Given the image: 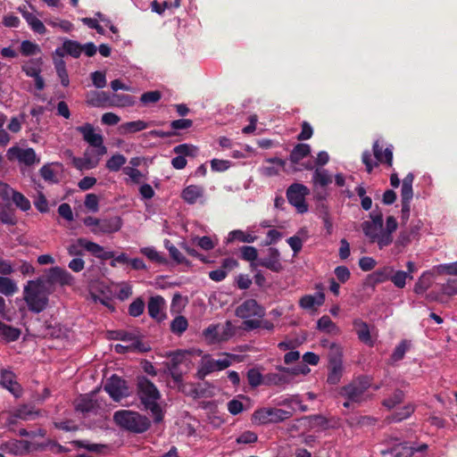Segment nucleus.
Masks as SVG:
<instances>
[{
    "label": "nucleus",
    "mask_w": 457,
    "mask_h": 457,
    "mask_svg": "<svg viewBox=\"0 0 457 457\" xmlns=\"http://www.w3.org/2000/svg\"><path fill=\"white\" fill-rule=\"evenodd\" d=\"M204 192L202 187L190 185L183 189L181 197L186 203L195 204L200 197H203Z\"/></svg>",
    "instance_id": "22"
},
{
    "label": "nucleus",
    "mask_w": 457,
    "mask_h": 457,
    "mask_svg": "<svg viewBox=\"0 0 457 457\" xmlns=\"http://www.w3.org/2000/svg\"><path fill=\"white\" fill-rule=\"evenodd\" d=\"M39 173H40L41 177L46 181L52 182V183H57L58 182L56 175H55L54 171L53 170V169L51 168L50 164L44 165L39 170Z\"/></svg>",
    "instance_id": "63"
},
{
    "label": "nucleus",
    "mask_w": 457,
    "mask_h": 457,
    "mask_svg": "<svg viewBox=\"0 0 457 457\" xmlns=\"http://www.w3.org/2000/svg\"><path fill=\"white\" fill-rule=\"evenodd\" d=\"M188 327L187 320L184 316H177L170 323V330L178 336L182 335Z\"/></svg>",
    "instance_id": "48"
},
{
    "label": "nucleus",
    "mask_w": 457,
    "mask_h": 457,
    "mask_svg": "<svg viewBox=\"0 0 457 457\" xmlns=\"http://www.w3.org/2000/svg\"><path fill=\"white\" fill-rule=\"evenodd\" d=\"M317 328L320 331L337 335L340 333L339 328L336 325L335 322L332 321L329 316L323 315L317 321Z\"/></svg>",
    "instance_id": "27"
},
{
    "label": "nucleus",
    "mask_w": 457,
    "mask_h": 457,
    "mask_svg": "<svg viewBox=\"0 0 457 457\" xmlns=\"http://www.w3.org/2000/svg\"><path fill=\"white\" fill-rule=\"evenodd\" d=\"M21 331L20 328L7 325L0 320V336L8 342H14L19 339Z\"/></svg>",
    "instance_id": "34"
},
{
    "label": "nucleus",
    "mask_w": 457,
    "mask_h": 457,
    "mask_svg": "<svg viewBox=\"0 0 457 457\" xmlns=\"http://www.w3.org/2000/svg\"><path fill=\"white\" fill-rule=\"evenodd\" d=\"M18 160L28 166H31L34 163H38L40 162L33 148L21 149V152L18 155Z\"/></svg>",
    "instance_id": "39"
},
{
    "label": "nucleus",
    "mask_w": 457,
    "mask_h": 457,
    "mask_svg": "<svg viewBox=\"0 0 457 457\" xmlns=\"http://www.w3.org/2000/svg\"><path fill=\"white\" fill-rule=\"evenodd\" d=\"M291 381L289 375L284 371L281 373H268L264 376V385L281 386L288 384Z\"/></svg>",
    "instance_id": "26"
},
{
    "label": "nucleus",
    "mask_w": 457,
    "mask_h": 457,
    "mask_svg": "<svg viewBox=\"0 0 457 457\" xmlns=\"http://www.w3.org/2000/svg\"><path fill=\"white\" fill-rule=\"evenodd\" d=\"M431 277V271H424L415 283L413 291L417 295H422L423 293H425L432 285Z\"/></svg>",
    "instance_id": "31"
},
{
    "label": "nucleus",
    "mask_w": 457,
    "mask_h": 457,
    "mask_svg": "<svg viewBox=\"0 0 457 457\" xmlns=\"http://www.w3.org/2000/svg\"><path fill=\"white\" fill-rule=\"evenodd\" d=\"M40 61H41V59L39 58L37 61V63H39ZM35 63H36L35 60H29V62H28L27 63H25L21 66V71L26 74V76H28L29 78H35L40 74L41 70L39 67L33 65Z\"/></svg>",
    "instance_id": "57"
},
{
    "label": "nucleus",
    "mask_w": 457,
    "mask_h": 457,
    "mask_svg": "<svg viewBox=\"0 0 457 457\" xmlns=\"http://www.w3.org/2000/svg\"><path fill=\"white\" fill-rule=\"evenodd\" d=\"M392 273H394V268L392 266H384L371 273L369 278L371 279L374 284H379L391 280Z\"/></svg>",
    "instance_id": "29"
},
{
    "label": "nucleus",
    "mask_w": 457,
    "mask_h": 457,
    "mask_svg": "<svg viewBox=\"0 0 457 457\" xmlns=\"http://www.w3.org/2000/svg\"><path fill=\"white\" fill-rule=\"evenodd\" d=\"M373 154L376 158V162L372 161L371 154L369 150H366L361 154V162L366 167V171L371 173L375 167L378 166V163H385L388 167L393 165V146L390 145L383 149V145L379 140H376L372 145Z\"/></svg>",
    "instance_id": "3"
},
{
    "label": "nucleus",
    "mask_w": 457,
    "mask_h": 457,
    "mask_svg": "<svg viewBox=\"0 0 457 457\" xmlns=\"http://www.w3.org/2000/svg\"><path fill=\"white\" fill-rule=\"evenodd\" d=\"M165 306V300L161 295L150 297L147 303V311L149 316L158 322L166 319V314L163 312Z\"/></svg>",
    "instance_id": "15"
},
{
    "label": "nucleus",
    "mask_w": 457,
    "mask_h": 457,
    "mask_svg": "<svg viewBox=\"0 0 457 457\" xmlns=\"http://www.w3.org/2000/svg\"><path fill=\"white\" fill-rule=\"evenodd\" d=\"M113 420L120 428L134 434L145 433L151 427V421L146 416L130 410L117 411Z\"/></svg>",
    "instance_id": "2"
},
{
    "label": "nucleus",
    "mask_w": 457,
    "mask_h": 457,
    "mask_svg": "<svg viewBox=\"0 0 457 457\" xmlns=\"http://www.w3.org/2000/svg\"><path fill=\"white\" fill-rule=\"evenodd\" d=\"M79 244L82 245V247L89 252L91 254H93L95 257L98 258L100 256V253L103 252V246L95 243L91 242L84 237H79Z\"/></svg>",
    "instance_id": "54"
},
{
    "label": "nucleus",
    "mask_w": 457,
    "mask_h": 457,
    "mask_svg": "<svg viewBox=\"0 0 457 457\" xmlns=\"http://www.w3.org/2000/svg\"><path fill=\"white\" fill-rule=\"evenodd\" d=\"M239 241L244 243H253L256 240V237L251 234L245 233L242 230H233L228 234V242Z\"/></svg>",
    "instance_id": "49"
},
{
    "label": "nucleus",
    "mask_w": 457,
    "mask_h": 457,
    "mask_svg": "<svg viewBox=\"0 0 457 457\" xmlns=\"http://www.w3.org/2000/svg\"><path fill=\"white\" fill-rule=\"evenodd\" d=\"M312 182L314 186L326 187L332 183V177L329 175L327 170L317 168L312 175Z\"/></svg>",
    "instance_id": "30"
},
{
    "label": "nucleus",
    "mask_w": 457,
    "mask_h": 457,
    "mask_svg": "<svg viewBox=\"0 0 457 457\" xmlns=\"http://www.w3.org/2000/svg\"><path fill=\"white\" fill-rule=\"evenodd\" d=\"M137 391L141 403L161 398V393L157 386L145 376L137 377Z\"/></svg>",
    "instance_id": "9"
},
{
    "label": "nucleus",
    "mask_w": 457,
    "mask_h": 457,
    "mask_svg": "<svg viewBox=\"0 0 457 457\" xmlns=\"http://www.w3.org/2000/svg\"><path fill=\"white\" fill-rule=\"evenodd\" d=\"M109 101V96L104 91H90L87 95V104L94 107H104Z\"/></svg>",
    "instance_id": "24"
},
{
    "label": "nucleus",
    "mask_w": 457,
    "mask_h": 457,
    "mask_svg": "<svg viewBox=\"0 0 457 457\" xmlns=\"http://www.w3.org/2000/svg\"><path fill=\"white\" fill-rule=\"evenodd\" d=\"M157 401L158 400H154L142 403L146 410H149L152 412L154 416V421L155 423H159L163 420V413Z\"/></svg>",
    "instance_id": "50"
},
{
    "label": "nucleus",
    "mask_w": 457,
    "mask_h": 457,
    "mask_svg": "<svg viewBox=\"0 0 457 457\" xmlns=\"http://www.w3.org/2000/svg\"><path fill=\"white\" fill-rule=\"evenodd\" d=\"M343 374L342 349L335 343L330 345L328 353V374L327 382L329 385H337Z\"/></svg>",
    "instance_id": "6"
},
{
    "label": "nucleus",
    "mask_w": 457,
    "mask_h": 457,
    "mask_svg": "<svg viewBox=\"0 0 457 457\" xmlns=\"http://www.w3.org/2000/svg\"><path fill=\"white\" fill-rule=\"evenodd\" d=\"M46 280L51 286L60 285L63 287L72 285L74 278L65 269L55 266L49 269Z\"/></svg>",
    "instance_id": "12"
},
{
    "label": "nucleus",
    "mask_w": 457,
    "mask_h": 457,
    "mask_svg": "<svg viewBox=\"0 0 457 457\" xmlns=\"http://www.w3.org/2000/svg\"><path fill=\"white\" fill-rule=\"evenodd\" d=\"M309 192V188L300 183H293L287 189V201L296 208L299 213H304L308 211L305 196Z\"/></svg>",
    "instance_id": "7"
},
{
    "label": "nucleus",
    "mask_w": 457,
    "mask_h": 457,
    "mask_svg": "<svg viewBox=\"0 0 457 457\" xmlns=\"http://www.w3.org/2000/svg\"><path fill=\"white\" fill-rule=\"evenodd\" d=\"M441 291L446 295H454L457 294V278L449 279L441 286Z\"/></svg>",
    "instance_id": "64"
},
{
    "label": "nucleus",
    "mask_w": 457,
    "mask_h": 457,
    "mask_svg": "<svg viewBox=\"0 0 457 457\" xmlns=\"http://www.w3.org/2000/svg\"><path fill=\"white\" fill-rule=\"evenodd\" d=\"M76 129L83 136V139L91 146L101 145L104 142L103 136L101 134L95 133L94 127L90 123H85L82 126L77 127Z\"/></svg>",
    "instance_id": "18"
},
{
    "label": "nucleus",
    "mask_w": 457,
    "mask_h": 457,
    "mask_svg": "<svg viewBox=\"0 0 457 457\" xmlns=\"http://www.w3.org/2000/svg\"><path fill=\"white\" fill-rule=\"evenodd\" d=\"M428 449L427 444H422L419 445L418 447H411L408 446L407 445H403L402 450L403 452H398L395 453V457H410L414 454V453L417 452H424Z\"/></svg>",
    "instance_id": "60"
},
{
    "label": "nucleus",
    "mask_w": 457,
    "mask_h": 457,
    "mask_svg": "<svg viewBox=\"0 0 457 457\" xmlns=\"http://www.w3.org/2000/svg\"><path fill=\"white\" fill-rule=\"evenodd\" d=\"M0 221L6 225H15L17 219L14 212L7 206H0Z\"/></svg>",
    "instance_id": "53"
},
{
    "label": "nucleus",
    "mask_w": 457,
    "mask_h": 457,
    "mask_svg": "<svg viewBox=\"0 0 457 457\" xmlns=\"http://www.w3.org/2000/svg\"><path fill=\"white\" fill-rule=\"evenodd\" d=\"M145 310V302L142 298L135 299L129 306V314L132 317L140 316Z\"/></svg>",
    "instance_id": "59"
},
{
    "label": "nucleus",
    "mask_w": 457,
    "mask_h": 457,
    "mask_svg": "<svg viewBox=\"0 0 457 457\" xmlns=\"http://www.w3.org/2000/svg\"><path fill=\"white\" fill-rule=\"evenodd\" d=\"M140 252L153 262L162 265L168 263V260L154 247H144L140 249Z\"/></svg>",
    "instance_id": "36"
},
{
    "label": "nucleus",
    "mask_w": 457,
    "mask_h": 457,
    "mask_svg": "<svg viewBox=\"0 0 457 457\" xmlns=\"http://www.w3.org/2000/svg\"><path fill=\"white\" fill-rule=\"evenodd\" d=\"M23 16L34 32L40 34V35L46 34V26L33 13L27 12V13H24Z\"/></svg>",
    "instance_id": "35"
},
{
    "label": "nucleus",
    "mask_w": 457,
    "mask_h": 457,
    "mask_svg": "<svg viewBox=\"0 0 457 457\" xmlns=\"http://www.w3.org/2000/svg\"><path fill=\"white\" fill-rule=\"evenodd\" d=\"M404 396L405 395L403 390L395 389L391 396H389L388 398L385 399L382 402V404L388 410H391L395 408L397 404L403 403Z\"/></svg>",
    "instance_id": "40"
},
{
    "label": "nucleus",
    "mask_w": 457,
    "mask_h": 457,
    "mask_svg": "<svg viewBox=\"0 0 457 457\" xmlns=\"http://www.w3.org/2000/svg\"><path fill=\"white\" fill-rule=\"evenodd\" d=\"M410 344L407 340H402L394 350L391 355V361L393 362L399 361L403 359L405 353L409 350Z\"/></svg>",
    "instance_id": "52"
},
{
    "label": "nucleus",
    "mask_w": 457,
    "mask_h": 457,
    "mask_svg": "<svg viewBox=\"0 0 457 457\" xmlns=\"http://www.w3.org/2000/svg\"><path fill=\"white\" fill-rule=\"evenodd\" d=\"M73 162H74L76 168H78L79 170H83V169L89 170V169H94L98 165L99 159L98 158L93 159L87 155V153H85L83 158H75Z\"/></svg>",
    "instance_id": "38"
},
{
    "label": "nucleus",
    "mask_w": 457,
    "mask_h": 457,
    "mask_svg": "<svg viewBox=\"0 0 457 457\" xmlns=\"http://www.w3.org/2000/svg\"><path fill=\"white\" fill-rule=\"evenodd\" d=\"M104 389L114 401L117 402L129 395L126 380L122 379L116 374H113L107 379Z\"/></svg>",
    "instance_id": "10"
},
{
    "label": "nucleus",
    "mask_w": 457,
    "mask_h": 457,
    "mask_svg": "<svg viewBox=\"0 0 457 457\" xmlns=\"http://www.w3.org/2000/svg\"><path fill=\"white\" fill-rule=\"evenodd\" d=\"M257 440H258V436L255 432L251 431V430H246V431H244L241 435H239L237 437L236 442L237 444H253V443L257 442Z\"/></svg>",
    "instance_id": "61"
},
{
    "label": "nucleus",
    "mask_w": 457,
    "mask_h": 457,
    "mask_svg": "<svg viewBox=\"0 0 457 457\" xmlns=\"http://www.w3.org/2000/svg\"><path fill=\"white\" fill-rule=\"evenodd\" d=\"M257 265L264 267L273 272H280L283 265L280 262V253L277 248L268 249V254L258 260Z\"/></svg>",
    "instance_id": "13"
},
{
    "label": "nucleus",
    "mask_w": 457,
    "mask_h": 457,
    "mask_svg": "<svg viewBox=\"0 0 457 457\" xmlns=\"http://www.w3.org/2000/svg\"><path fill=\"white\" fill-rule=\"evenodd\" d=\"M23 299L31 312L40 313L46 309L49 299L42 278L27 282L23 288Z\"/></svg>",
    "instance_id": "1"
},
{
    "label": "nucleus",
    "mask_w": 457,
    "mask_h": 457,
    "mask_svg": "<svg viewBox=\"0 0 457 457\" xmlns=\"http://www.w3.org/2000/svg\"><path fill=\"white\" fill-rule=\"evenodd\" d=\"M122 220L120 217L114 216L108 219H101L100 227L98 228H91V232L95 235L112 234L121 228Z\"/></svg>",
    "instance_id": "17"
},
{
    "label": "nucleus",
    "mask_w": 457,
    "mask_h": 457,
    "mask_svg": "<svg viewBox=\"0 0 457 457\" xmlns=\"http://www.w3.org/2000/svg\"><path fill=\"white\" fill-rule=\"evenodd\" d=\"M0 385L16 398H19L22 395V387L16 381L15 374L11 370H1Z\"/></svg>",
    "instance_id": "14"
},
{
    "label": "nucleus",
    "mask_w": 457,
    "mask_h": 457,
    "mask_svg": "<svg viewBox=\"0 0 457 457\" xmlns=\"http://www.w3.org/2000/svg\"><path fill=\"white\" fill-rule=\"evenodd\" d=\"M325 300V295L323 293H318L316 295H306L303 296L299 304L303 309H312L315 306H320L323 304Z\"/></svg>",
    "instance_id": "25"
},
{
    "label": "nucleus",
    "mask_w": 457,
    "mask_h": 457,
    "mask_svg": "<svg viewBox=\"0 0 457 457\" xmlns=\"http://www.w3.org/2000/svg\"><path fill=\"white\" fill-rule=\"evenodd\" d=\"M174 153L184 157L186 156H195L197 153V147L193 145L180 144L174 147Z\"/></svg>",
    "instance_id": "56"
},
{
    "label": "nucleus",
    "mask_w": 457,
    "mask_h": 457,
    "mask_svg": "<svg viewBox=\"0 0 457 457\" xmlns=\"http://www.w3.org/2000/svg\"><path fill=\"white\" fill-rule=\"evenodd\" d=\"M247 380L252 387H257L262 384H264V377L256 369H250L247 371Z\"/></svg>",
    "instance_id": "55"
},
{
    "label": "nucleus",
    "mask_w": 457,
    "mask_h": 457,
    "mask_svg": "<svg viewBox=\"0 0 457 457\" xmlns=\"http://www.w3.org/2000/svg\"><path fill=\"white\" fill-rule=\"evenodd\" d=\"M96 407V403L88 396H83L76 403V411L82 413H88L93 411Z\"/></svg>",
    "instance_id": "46"
},
{
    "label": "nucleus",
    "mask_w": 457,
    "mask_h": 457,
    "mask_svg": "<svg viewBox=\"0 0 457 457\" xmlns=\"http://www.w3.org/2000/svg\"><path fill=\"white\" fill-rule=\"evenodd\" d=\"M370 220H365L361 223V228L364 235L370 243H377L379 249L386 247V245H381V231H383V213L381 211H373L370 214Z\"/></svg>",
    "instance_id": "5"
},
{
    "label": "nucleus",
    "mask_w": 457,
    "mask_h": 457,
    "mask_svg": "<svg viewBox=\"0 0 457 457\" xmlns=\"http://www.w3.org/2000/svg\"><path fill=\"white\" fill-rule=\"evenodd\" d=\"M12 200L23 212L29 211L31 207L29 200L18 191H12Z\"/></svg>",
    "instance_id": "51"
},
{
    "label": "nucleus",
    "mask_w": 457,
    "mask_h": 457,
    "mask_svg": "<svg viewBox=\"0 0 457 457\" xmlns=\"http://www.w3.org/2000/svg\"><path fill=\"white\" fill-rule=\"evenodd\" d=\"M353 326L356 332L358 339L361 343H363L369 346H373L374 341L371 338L370 327H369L368 323L363 321L361 319H354L353 321Z\"/></svg>",
    "instance_id": "19"
},
{
    "label": "nucleus",
    "mask_w": 457,
    "mask_h": 457,
    "mask_svg": "<svg viewBox=\"0 0 457 457\" xmlns=\"http://www.w3.org/2000/svg\"><path fill=\"white\" fill-rule=\"evenodd\" d=\"M371 386V378L368 376H360L349 384L340 387L339 395L355 403H361L367 398L366 391Z\"/></svg>",
    "instance_id": "4"
},
{
    "label": "nucleus",
    "mask_w": 457,
    "mask_h": 457,
    "mask_svg": "<svg viewBox=\"0 0 457 457\" xmlns=\"http://www.w3.org/2000/svg\"><path fill=\"white\" fill-rule=\"evenodd\" d=\"M311 154V146L308 144H297L290 153L289 160L294 165H298L300 161Z\"/></svg>",
    "instance_id": "23"
},
{
    "label": "nucleus",
    "mask_w": 457,
    "mask_h": 457,
    "mask_svg": "<svg viewBox=\"0 0 457 457\" xmlns=\"http://www.w3.org/2000/svg\"><path fill=\"white\" fill-rule=\"evenodd\" d=\"M162 97V94L158 90L154 91H148L144 94H142L140 97V101L144 104H155L157 103Z\"/></svg>",
    "instance_id": "62"
},
{
    "label": "nucleus",
    "mask_w": 457,
    "mask_h": 457,
    "mask_svg": "<svg viewBox=\"0 0 457 457\" xmlns=\"http://www.w3.org/2000/svg\"><path fill=\"white\" fill-rule=\"evenodd\" d=\"M413 278L412 275H410L409 273H405L403 270H395L394 273L391 275V282L397 288H403L406 285V280L410 279L411 280Z\"/></svg>",
    "instance_id": "44"
},
{
    "label": "nucleus",
    "mask_w": 457,
    "mask_h": 457,
    "mask_svg": "<svg viewBox=\"0 0 457 457\" xmlns=\"http://www.w3.org/2000/svg\"><path fill=\"white\" fill-rule=\"evenodd\" d=\"M241 258L244 261L251 262V267L253 268L257 263H253L254 261L258 262V251L254 246L244 245L240 248Z\"/></svg>",
    "instance_id": "41"
},
{
    "label": "nucleus",
    "mask_w": 457,
    "mask_h": 457,
    "mask_svg": "<svg viewBox=\"0 0 457 457\" xmlns=\"http://www.w3.org/2000/svg\"><path fill=\"white\" fill-rule=\"evenodd\" d=\"M149 350V347L146 346L141 340H135V342L130 343L128 345H116L115 352L118 353H126L129 352H138L145 353Z\"/></svg>",
    "instance_id": "28"
},
{
    "label": "nucleus",
    "mask_w": 457,
    "mask_h": 457,
    "mask_svg": "<svg viewBox=\"0 0 457 457\" xmlns=\"http://www.w3.org/2000/svg\"><path fill=\"white\" fill-rule=\"evenodd\" d=\"M221 354L225 356L224 359L214 360L211 358L209 354H206L202 358L212 372L215 370H223L232 364L231 359L235 357L234 354L227 353H223Z\"/></svg>",
    "instance_id": "20"
},
{
    "label": "nucleus",
    "mask_w": 457,
    "mask_h": 457,
    "mask_svg": "<svg viewBox=\"0 0 457 457\" xmlns=\"http://www.w3.org/2000/svg\"><path fill=\"white\" fill-rule=\"evenodd\" d=\"M127 159L121 154H115L107 160L105 167L110 171L117 172L126 163Z\"/></svg>",
    "instance_id": "37"
},
{
    "label": "nucleus",
    "mask_w": 457,
    "mask_h": 457,
    "mask_svg": "<svg viewBox=\"0 0 457 457\" xmlns=\"http://www.w3.org/2000/svg\"><path fill=\"white\" fill-rule=\"evenodd\" d=\"M149 124L144 120H138L134 121L125 122L120 126V129L124 133H135L148 128Z\"/></svg>",
    "instance_id": "43"
},
{
    "label": "nucleus",
    "mask_w": 457,
    "mask_h": 457,
    "mask_svg": "<svg viewBox=\"0 0 457 457\" xmlns=\"http://www.w3.org/2000/svg\"><path fill=\"white\" fill-rule=\"evenodd\" d=\"M164 246L169 251L170 257L179 264L186 263L188 264V261L185 256L179 251V249L169 240H164Z\"/></svg>",
    "instance_id": "47"
},
{
    "label": "nucleus",
    "mask_w": 457,
    "mask_h": 457,
    "mask_svg": "<svg viewBox=\"0 0 457 457\" xmlns=\"http://www.w3.org/2000/svg\"><path fill=\"white\" fill-rule=\"evenodd\" d=\"M397 220L394 216H388L386 220V228L381 231V245L388 246L393 242V232L397 229Z\"/></svg>",
    "instance_id": "21"
},
{
    "label": "nucleus",
    "mask_w": 457,
    "mask_h": 457,
    "mask_svg": "<svg viewBox=\"0 0 457 457\" xmlns=\"http://www.w3.org/2000/svg\"><path fill=\"white\" fill-rule=\"evenodd\" d=\"M20 52L23 56H32L41 53L39 46L30 40H23L20 46Z\"/></svg>",
    "instance_id": "42"
},
{
    "label": "nucleus",
    "mask_w": 457,
    "mask_h": 457,
    "mask_svg": "<svg viewBox=\"0 0 457 457\" xmlns=\"http://www.w3.org/2000/svg\"><path fill=\"white\" fill-rule=\"evenodd\" d=\"M71 445L78 448H84L92 453H101V451L105 448L104 445L100 444H88L81 440H73L71 442Z\"/></svg>",
    "instance_id": "58"
},
{
    "label": "nucleus",
    "mask_w": 457,
    "mask_h": 457,
    "mask_svg": "<svg viewBox=\"0 0 457 457\" xmlns=\"http://www.w3.org/2000/svg\"><path fill=\"white\" fill-rule=\"evenodd\" d=\"M236 316L240 319H248L252 317L262 318L265 315V310L256 300L248 299L236 309Z\"/></svg>",
    "instance_id": "11"
},
{
    "label": "nucleus",
    "mask_w": 457,
    "mask_h": 457,
    "mask_svg": "<svg viewBox=\"0 0 457 457\" xmlns=\"http://www.w3.org/2000/svg\"><path fill=\"white\" fill-rule=\"evenodd\" d=\"M415 411V405L409 403L386 418L389 422H400L409 418Z\"/></svg>",
    "instance_id": "33"
},
{
    "label": "nucleus",
    "mask_w": 457,
    "mask_h": 457,
    "mask_svg": "<svg viewBox=\"0 0 457 457\" xmlns=\"http://www.w3.org/2000/svg\"><path fill=\"white\" fill-rule=\"evenodd\" d=\"M82 52L83 48L80 43L66 38L64 39L62 46L55 49L54 54L62 59L65 55H71L73 58H79Z\"/></svg>",
    "instance_id": "16"
},
{
    "label": "nucleus",
    "mask_w": 457,
    "mask_h": 457,
    "mask_svg": "<svg viewBox=\"0 0 457 457\" xmlns=\"http://www.w3.org/2000/svg\"><path fill=\"white\" fill-rule=\"evenodd\" d=\"M19 291L17 284L9 277L0 276V294L12 296Z\"/></svg>",
    "instance_id": "32"
},
{
    "label": "nucleus",
    "mask_w": 457,
    "mask_h": 457,
    "mask_svg": "<svg viewBox=\"0 0 457 457\" xmlns=\"http://www.w3.org/2000/svg\"><path fill=\"white\" fill-rule=\"evenodd\" d=\"M292 412L278 408H262L253 414V420L259 424L278 423L289 419Z\"/></svg>",
    "instance_id": "8"
},
{
    "label": "nucleus",
    "mask_w": 457,
    "mask_h": 457,
    "mask_svg": "<svg viewBox=\"0 0 457 457\" xmlns=\"http://www.w3.org/2000/svg\"><path fill=\"white\" fill-rule=\"evenodd\" d=\"M54 68L56 70V73H57L58 77L60 78L61 84L63 87H68L70 80H69V76H68V72L66 70L65 62L62 58H60V59L54 60Z\"/></svg>",
    "instance_id": "45"
}]
</instances>
